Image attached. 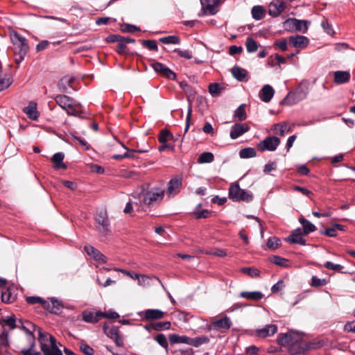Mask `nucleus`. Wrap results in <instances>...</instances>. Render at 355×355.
<instances>
[{
	"mask_svg": "<svg viewBox=\"0 0 355 355\" xmlns=\"http://www.w3.org/2000/svg\"><path fill=\"white\" fill-rule=\"evenodd\" d=\"M209 92L212 95H217L220 92V87L218 84L212 83L209 86Z\"/></svg>",
	"mask_w": 355,
	"mask_h": 355,
	"instance_id": "58",
	"label": "nucleus"
},
{
	"mask_svg": "<svg viewBox=\"0 0 355 355\" xmlns=\"http://www.w3.org/2000/svg\"><path fill=\"white\" fill-rule=\"evenodd\" d=\"M250 130V127L247 123H236L231 129L230 135L232 139H237L245 132Z\"/></svg>",
	"mask_w": 355,
	"mask_h": 355,
	"instance_id": "15",
	"label": "nucleus"
},
{
	"mask_svg": "<svg viewBox=\"0 0 355 355\" xmlns=\"http://www.w3.org/2000/svg\"><path fill=\"white\" fill-rule=\"evenodd\" d=\"M309 91V83L308 80H302L295 89V94L298 100L304 99Z\"/></svg>",
	"mask_w": 355,
	"mask_h": 355,
	"instance_id": "20",
	"label": "nucleus"
},
{
	"mask_svg": "<svg viewBox=\"0 0 355 355\" xmlns=\"http://www.w3.org/2000/svg\"><path fill=\"white\" fill-rule=\"evenodd\" d=\"M8 345V331L3 326H1L0 329V351L6 349Z\"/></svg>",
	"mask_w": 355,
	"mask_h": 355,
	"instance_id": "31",
	"label": "nucleus"
},
{
	"mask_svg": "<svg viewBox=\"0 0 355 355\" xmlns=\"http://www.w3.org/2000/svg\"><path fill=\"white\" fill-rule=\"evenodd\" d=\"M174 52L177 53L180 57L184 58L187 59H191V55L190 54L189 51H182L180 49H175L173 51Z\"/></svg>",
	"mask_w": 355,
	"mask_h": 355,
	"instance_id": "62",
	"label": "nucleus"
},
{
	"mask_svg": "<svg viewBox=\"0 0 355 355\" xmlns=\"http://www.w3.org/2000/svg\"><path fill=\"white\" fill-rule=\"evenodd\" d=\"M229 197L234 201H247L252 199V195L242 189L236 184H231L229 189Z\"/></svg>",
	"mask_w": 355,
	"mask_h": 355,
	"instance_id": "5",
	"label": "nucleus"
},
{
	"mask_svg": "<svg viewBox=\"0 0 355 355\" xmlns=\"http://www.w3.org/2000/svg\"><path fill=\"white\" fill-rule=\"evenodd\" d=\"M300 223L303 226L302 232H303L304 235H307L310 232H313L315 230V225L313 223H311L310 221L307 220L306 219H305L304 218H300Z\"/></svg>",
	"mask_w": 355,
	"mask_h": 355,
	"instance_id": "34",
	"label": "nucleus"
},
{
	"mask_svg": "<svg viewBox=\"0 0 355 355\" xmlns=\"http://www.w3.org/2000/svg\"><path fill=\"white\" fill-rule=\"evenodd\" d=\"M155 340L164 349H168V342L166 340V336L162 334H159L155 337Z\"/></svg>",
	"mask_w": 355,
	"mask_h": 355,
	"instance_id": "49",
	"label": "nucleus"
},
{
	"mask_svg": "<svg viewBox=\"0 0 355 355\" xmlns=\"http://www.w3.org/2000/svg\"><path fill=\"white\" fill-rule=\"evenodd\" d=\"M142 44L149 50L157 51V45L155 40H144Z\"/></svg>",
	"mask_w": 355,
	"mask_h": 355,
	"instance_id": "52",
	"label": "nucleus"
},
{
	"mask_svg": "<svg viewBox=\"0 0 355 355\" xmlns=\"http://www.w3.org/2000/svg\"><path fill=\"white\" fill-rule=\"evenodd\" d=\"M290 43L296 48L304 49L309 44V39L303 35H293L288 38Z\"/></svg>",
	"mask_w": 355,
	"mask_h": 355,
	"instance_id": "23",
	"label": "nucleus"
},
{
	"mask_svg": "<svg viewBox=\"0 0 355 355\" xmlns=\"http://www.w3.org/2000/svg\"><path fill=\"white\" fill-rule=\"evenodd\" d=\"M350 77L351 75L348 71H336L334 72V81L337 85L348 83Z\"/></svg>",
	"mask_w": 355,
	"mask_h": 355,
	"instance_id": "24",
	"label": "nucleus"
},
{
	"mask_svg": "<svg viewBox=\"0 0 355 355\" xmlns=\"http://www.w3.org/2000/svg\"><path fill=\"white\" fill-rule=\"evenodd\" d=\"M121 30L123 32L134 33V32L138 31L139 28L134 25L125 24L124 26H122Z\"/></svg>",
	"mask_w": 355,
	"mask_h": 355,
	"instance_id": "59",
	"label": "nucleus"
},
{
	"mask_svg": "<svg viewBox=\"0 0 355 355\" xmlns=\"http://www.w3.org/2000/svg\"><path fill=\"white\" fill-rule=\"evenodd\" d=\"M213 324L218 328L227 329L230 328L232 322L230 319L227 317H224L221 319L217 320L213 322Z\"/></svg>",
	"mask_w": 355,
	"mask_h": 355,
	"instance_id": "36",
	"label": "nucleus"
},
{
	"mask_svg": "<svg viewBox=\"0 0 355 355\" xmlns=\"http://www.w3.org/2000/svg\"><path fill=\"white\" fill-rule=\"evenodd\" d=\"M271 129L275 135L281 137H284L286 133L291 131V128L288 123L284 121L274 124Z\"/></svg>",
	"mask_w": 355,
	"mask_h": 355,
	"instance_id": "25",
	"label": "nucleus"
},
{
	"mask_svg": "<svg viewBox=\"0 0 355 355\" xmlns=\"http://www.w3.org/2000/svg\"><path fill=\"white\" fill-rule=\"evenodd\" d=\"M1 300L4 303L10 304L15 300V296L13 295L9 289L6 290L1 293Z\"/></svg>",
	"mask_w": 355,
	"mask_h": 355,
	"instance_id": "41",
	"label": "nucleus"
},
{
	"mask_svg": "<svg viewBox=\"0 0 355 355\" xmlns=\"http://www.w3.org/2000/svg\"><path fill=\"white\" fill-rule=\"evenodd\" d=\"M327 284L325 279H319L315 276L311 278V285L315 287L324 286Z\"/></svg>",
	"mask_w": 355,
	"mask_h": 355,
	"instance_id": "54",
	"label": "nucleus"
},
{
	"mask_svg": "<svg viewBox=\"0 0 355 355\" xmlns=\"http://www.w3.org/2000/svg\"><path fill=\"white\" fill-rule=\"evenodd\" d=\"M280 244V240L278 238L271 237L267 242V247L270 249H277Z\"/></svg>",
	"mask_w": 355,
	"mask_h": 355,
	"instance_id": "46",
	"label": "nucleus"
},
{
	"mask_svg": "<svg viewBox=\"0 0 355 355\" xmlns=\"http://www.w3.org/2000/svg\"><path fill=\"white\" fill-rule=\"evenodd\" d=\"M280 144V139L277 137H268L260 141L257 148L261 151H274Z\"/></svg>",
	"mask_w": 355,
	"mask_h": 355,
	"instance_id": "8",
	"label": "nucleus"
},
{
	"mask_svg": "<svg viewBox=\"0 0 355 355\" xmlns=\"http://www.w3.org/2000/svg\"><path fill=\"white\" fill-rule=\"evenodd\" d=\"M44 300L40 297L31 296L26 298V302L30 304H40L44 306Z\"/></svg>",
	"mask_w": 355,
	"mask_h": 355,
	"instance_id": "50",
	"label": "nucleus"
},
{
	"mask_svg": "<svg viewBox=\"0 0 355 355\" xmlns=\"http://www.w3.org/2000/svg\"><path fill=\"white\" fill-rule=\"evenodd\" d=\"M95 220L99 225L97 227L98 232L103 236L107 235L110 232V223L107 217V211L103 209L100 210L97 212Z\"/></svg>",
	"mask_w": 355,
	"mask_h": 355,
	"instance_id": "7",
	"label": "nucleus"
},
{
	"mask_svg": "<svg viewBox=\"0 0 355 355\" xmlns=\"http://www.w3.org/2000/svg\"><path fill=\"white\" fill-rule=\"evenodd\" d=\"M285 8V3L283 1L275 0L269 4L268 12L271 16L277 17L284 10Z\"/></svg>",
	"mask_w": 355,
	"mask_h": 355,
	"instance_id": "16",
	"label": "nucleus"
},
{
	"mask_svg": "<svg viewBox=\"0 0 355 355\" xmlns=\"http://www.w3.org/2000/svg\"><path fill=\"white\" fill-rule=\"evenodd\" d=\"M239 155L241 158H251L255 157L256 151L252 148H245L240 150Z\"/></svg>",
	"mask_w": 355,
	"mask_h": 355,
	"instance_id": "40",
	"label": "nucleus"
},
{
	"mask_svg": "<svg viewBox=\"0 0 355 355\" xmlns=\"http://www.w3.org/2000/svg\"><path fill=\"white\" fill-rule=\"evenodd\" d=\"M304 235L303 234V232L300 230L297 229L295 230L287 239V241L293 243H297L302 245H304L306 244L305 240L303 239V236Z\"/></svg>",
	"mask_w": 355,
	"mask_h": 355,
	"instance_id": "26",
	"label": "nucleus"
},
{
	"mask_svg": "<svg viewBox=\"0 0 355 355\" xmlns=\"http://www.w3.org/2000/svg\"><path fill=\"white\" fill-rule=\"evenodd\" d=\"M233 117L234 121H244L247 118V114L245 112V106L244 104H241L235 110Z\"/></svg>",
	"mask_w": 355,
	"mask_h": 355,
	"instance_id": "33",
	"label": "nucleus"
},
{
	"mask_svg": "<svg viewBox=\"0 0 355 355\" xmlns=\"http://www.w3.org/2000/svg\"><path fill=\"white\" fill-rule=\"evenodd\" d=\"M23 355H41L40 352L35 351L32 347L21 351Z\"/></svg>",
	"mask_w": 355,
	"mask_h": 355,
	"instance_id": "64",
	"label": "nucleus"
},
{
	"mask_svg": "<svg viewBox=\"0 0 355 355\" xmlns=\"http://www.w3.org/2000/svg\"><path fill=\"white\" fill-rule=\"evenodd\" d=\"M166 315V313L159 310L149 309L145 310L144 312L140 313L141 316H143V319L146 320H159L163 318Z\"/></svg>",
	"mask_w": 355,
	"mask_h": 355,
	"instance_id": "14",
	"label": "nucleus"
},
{
	"mask_svg": "<svg viewBox=\"0 0 355 355\" xmlns=\"http://www.w3.org/2000/svg\"><path fill=\"white\" fill-rule=\"evenodd\" d=\"M21 329L28 336H30V338H32L33 332L35 329V326L31 322H26L25 324L21 325Z\"/></svg>",
	"mask_w": 355,
	"mask_h": 355,
	"instance_id": "43",
	"label": "nucleus"
},
{
	"mask_svg": "<svg viewBox=\"0 0 355 355\" xmlns=\"http://www.w3.org/2000/svg\"><path fill=\"white\" fill-rule=\"evenodd\" d=\"M165 191L159 187H151L143 193L142 201L144 204L151 205L160 202L164 196Z\"/></svg>",
	"mask_w": 355,
	"mask_h": 355,
	"instance_id": "4",
	"label": "nucleus"
},
{
	"mask_svg": "<svg viewBox=\"0 0 355 355\" xmlns=\"http://www.w3.org/2000/svg\"><path fill=\"white\" fill-rule=\"evenodd\" d=\"M122 40V36L119 35H110L106 38V41L110 43L120 42Z\"/></svg>",
	"mask_w": 355,
	"mask_h": 355,
	"instance_id": "60",
	"label": "nucleus"
},
{
	"mask_svg": "<svg viewBox=\"0 0 355 355\" xmlns=\"http://www.w3.org/2000/svg\"><path fill=\"white\" fill-rule=\"evenodd\" d=\"M23 112L33 121H37L40 116V113L37 108V103L33 101L30 102L27 106L24 107Z\"/></svg>",
	"mask_w": 355,
	"mask_h": 355,
	"instance_id": "21",
	"label": "nucleus"
},
{
	"mask_svg": "<svg viewBox=\"0 0 355 355\" xmlns=\"http://www.w3.org/2000/svg\"><path fill=\"white\" fill-rule=\"evenodd\" d=\"M286 23L290 24L295 30L303 33H306L308 30L310 21L307 20H300L297 19H290L286 21Z\"/></svg>",
	"mask_w": 355,
	"mask_h": 355,
	"instance_id": "22",
	"label": "nucleus"
},
{
	"mask_svg": "<svg viewBox=\"0 0 355 355\" xmlns=\"http://www.w3.org/2000/svg\"><path fill=\"white\" fill-rule=\"evenodd\" d=\"M103 329L107 336L112 339L117 346H123V342L119 336V330L118 327L114 326L108 327L105 325Z\"/></svg>",
	"mask_w": 355,
	"mask_h": 355,
	"instance_id": "13",
	"label": "nucleus"
},
{
	"mask_svg": "<svg viewBox=\"0 0 355 355\" xmlns=\"http://www.w3.org/2000/svg\"><path fill=\"white\" fill-rule=\"evenodd\" d=\"M1 322H3L6 325L8 326L10 329H14L17 327L16 320L14 315L3 318L1 319Z\"/></svg>",
	"mask_w": 355,
	"mask_h": 355,
	"instance_id": "44",
	"label": "nucleus"
},
{
	"mask_svg": "<svg viewBox=\"0 0 355 355\" xmlns=\"http://www.w3.org/2000/svg\"><path fill=\"white\" fill-rule=\"evenodd\" d=\"M159 41L164 44H178L180 43V39L176 35H168L166 37H161Z\"/></svg>",
	"mask_w": 355,
	"mask_h": 355,
	"instance_id": "38",
	"label": "nucleus"
},
{
	"mask_svg": "<svg viewBox=\"0 0 355 355\" xmlns=\"http://www.w3.org/2000/svg\"><path fill=\"white\" fill-rule=\"evenodd\" d=\"M182 187V178H173L169 181L166 193L168 197H174L180 192Z\"/></svg>",
	"mask_w": 355,
	"mask_h": 355,
	"instance_id": "9",
	"label": "nucleus"
},
{
	"mask_svg": "<svg viewBox=\"0 0 355 355\" xmlns=\"http://www.w3.org/2000/svg\"><path fill=\"white\" fill-rule=\"evenodd\" d=\"M103 313L104 315H102V318H110V319H116V318H119V315L115 311H110L107 312H103Z\"/></svg>",
	"mask_w": 355,
	"mask_h": 355,
	"instance_id": "63",
	"label": "nucleus"
},
{
	"mask_svg": "<svg viewBox=\"0 0 355 355\" xmlns=\"http://www.w3.org/2000/svg\"><path fill=\"white\" fill-rule=\"evenodd\" d=\"M127 46L126 45L122 42L121 41L117 44L116 51L119 54H126L127 53Z\"/></svg>",
	"mask_w": 355,
	"mask_h": 355,
	"instance_id": "57",
	"label": "nucleus"
},
{
	"mask_svg": "<svg viewBox=\"0 0 355 355\" xmlns=\"http://www.w3.org/2000/svg\"><path fill=\"white\" fill-rule=\"evenodd\" d=\"M84 249L86 253L96 261H99L102 263H106V257L92 245H85Z\"/></svg>",
	"mask_w": 355,
	"mask_h": 355,
	"instance_id": "17",
	"label": "nucleus"
},
{
	"mask_svg": "<svg viewBox=\"0 0 355 355\" xmlns=\"http://www.w3.org/2000/svg\"><path fill=\"white\" fill-rule=\"evenodd\" d=\"M104 314L102 311H96L92 309H86L82 313V319L87 323H96L102 319Z\"/></svg>",
	"mask_w": 355,
	"mask_h": 355,
	"instance_id": "10",
	"label": "nucleus"
},
{
	"mask_svg": "<svg viewBox=\"0 0 355 355\" xmlns=\"http://www.w3.org/2000/svg\"><path fill=\"white\" fill-rule=\"evenodd\" d=\"M270 260L272 263L280 266H286V263L287 262V260L286 259H284L279 256H273L270 258Z\"/></svg>",
	"mask_w": 355,
	"mask_h": 355,
	"instance_id": "48",
	"label": "nucleus"
},
{
	"mask_svg": "<svg viewBox=\"0 0 355 355\" xmlns=\"http://www.w3.org/2000/svg\"><path fill=\"white\" fill-rule=\"evenodd\" d=\"M243 271L244 272L248 273L252 277H258L259 275V270L255 268H243Z\"/></svg>",
	"mask_w": 355,
	"mask_h": 355,
	"instance_id": "61",
	"label": "nucleus"
},
{
	"mask_svg": "<svg viewBox=\"0 0 355 355\" xmlns=\"http://www.w3.org/2000/svg\"><path fill=\"white\" fill-rule=\"evenodd\" d=\"M324 267L327 269L332 270H340L343 268V266L340 264H335L331 261H327L324 264Z\"/></svg>",
	"mask_w": 355,
	"mask_h": 355,
	"instance_id": "55",
	"label": "nucleus"
},
{
	"mask_svg": "<svg viewBox=\"0 0 355 355\" xmlns=\"http://www.w3.org/2000/svg\"><path fill=\"white\" fill-rule=\"evenodd\" d=\"M277 341L282 346L293 345L297 342V340L294 339L292 334H279Z\"/></svg>",
	"mask_w": 355,
	"mask_h": 355,
	"instance_id": "27",
	"label": "nucleus"
},
{
	"mask_svg": "<svg viewBox=\"0 0 355 355\" xmlns=\"http://www.w3.org/2000/svg\"><path fill=\"white\" fill-rule=\"evenodd\" d=\"M245 47L248 52L253 53L258 49V44L252 37H248L245 42Z\"/></svg>",
	"mask_w": 355,
	"mask_h": 355,
	"instance_id": "39",
	"label": "nucleus"
},
{
	"mask_svg": "<svg viewBox=\"0 0 355 355\" xmlns=\"http://www.w3.org/2000/svg\"><path fill=\"white\" fill-rule=\"evenodd\" d=\"M81 351L86 355H93L94 349L89 345L86 344H83L80 347Z\"/></svg>",
	"mask_w": 355,
	"mask_h": 355,
	"instance_id": "56",
	"label": "nucleus"
},
{
	"mask_svg": "<svg viewBox=\"0 0 355 355\" xmlns=\"http://www.w3.org/2000/svg\"><path fill=\"white\" fill-rule=\"evenodd\" d=\"M135 277L137 279L138 284L141 286H146L149 284V277L146 275L135 274Z\"/></svg>",
	"mask_w": 355,
	"mask_h": 355,
	"instance_id": "51",
	"label": "nucleus"
},
{
	"mask_svg": "<svg viewBox=\"0 0 355 355\" xmlns=\"http://www.w3.org/2000/svg\"><path fill=\"white\" fill-rule=\"evenodd\" d=\"M277 331V327L275 324L266 325L265 327L258 329L259 336L266 338L274 335Z\"/></svg>",
	"mask_w": 355,
	"mask_h": 355,
	"instance_id": "28",
	"label": "nucleus"
},
{
	"mask_svg": "<svg viewBox=\"0 0 355 355\" xmlns=\"http://www.w3.org/2000/svg\"><path fill=\"white\" fill-rule=\"evenodd\" d=\"M275 94V90L270 85H264L259 93L260 99L265 102L268 103L272 98Z\"/></svg>",
	"mask_w": 355,
	"mask_h": 355,
	"instance_id": "18",
	"label": "nucleus"
},
{
	"mask_svg": "<svg viewBox=\"0 0 355 355\" xmlns=\"http://www.w3.org/2000/svg\"><path fill=\"white\" fill-rule=\"evenodd\" d=\"M38 340L44 355H62L61 350L58 347L55 338L51 334L39 329Z\"/></svg>",
	"mask_w": 355,
	"mask_h": 355,
	"instance_id": "1",
	"label": "nucleus"
},
{
	"mask_svg": "<svg viewBox=\"0 0 355 355\" xmlns=\"http://www.w3.org/2000/svg\"><path fill=\"white\" fill-rule=\"evenodd\" d=\"M221 0H201V15H214L218 12Z\"/></svg>",
	"mask_w": 355,
	"mask_h": 355,
	"instance_id": "6",
	"label": "nucleus"
},
{
	"mask_svg": "<svg viewBox=\"0 0 355 355\" xmlns=\"http://www.w3.org/2000/svg\"><path fill=\"white\" fill-rule=\"evenodd\" d=\"M151 66L156 72L159 73L162 76L171 80L175 78V73L164 64L158 62H153Z\"/></svg>",
	"mask_w": 355,
	"mask_h": 355,
	"instance_id": "12",
	"label": "nucleus"
},
{
	"mask_svg": "<svg viewBox=\"0 0 355 355\" xmlns=\"http://www.w3.org/2000/svg\"><path fill=\"white\" fill-rule=\"evenodd\" d=\"M169 341L171 344H177V343H186L189 345H192L194 346H198V343L200 342V338H196L195 340L185 336H179L178 334H171L169 335Z\"/></svg>",
	"mask_w": 355,
	"mask_h": 355,
	"instance_id": "11",
	"label": "nucleus"
},
{
	"mask_svg": "<svg viewBox=\"0 0 355 355\" xmlns=\"http://www.w3.org/2000/svg\"><path fill=\"white\" fill-rule=\"evenodd\" d=\"M252 17L256 20H260L265 16V10L261 6H255L252 9Z\"/></svg>",
	"mask_w": 355,
	"mask_h": 355,
	"instance_id": "37",
	"label": "nucleus"
},
{
	"mask_svg": "<svg viewBox=\"0 0 355 355\" xmlns=\"http://www.w3.org/2000/svg\"><path fill=\"white\" fill-rule=\"evenodd\" d=\"M232 76L239 81H242L245 79L247 75L245 69L239 67L235 66L232 69Z\"/></svg>",
	"mask_w": 355,
	"mask_h": 355,
	"instance_id": "35",
	"label": "nucleus"
},
{
	"mask_svg": "<svg viewBox=\"0 0 355 355\" xmlns=\"http://www.w3.org/2000/svg\"><path fill=\"white\" fill-rule=\"evenodd\" d=\"M11 84V80L7 77H0V92L9 87Z\"/></svg>",
	"mask_w": 355,
	"mask_h": 355,
	"instance_id": "53",
	"label": "nucleus"
},
{
	"mask_svg": "<svg viewBox=\"0 0 355 355\" xmlns=\"http://www.w3.org/2000/svg\"><path fill=\"white\" fill-rule=\"evenodd\" d=\"M214 159V155L212 153L205 152L201 153V164L211 163Z\"/></svg>",
	"mask_w": 355,
	"mask_h": 355,
	"instance_id": "45",
	"label": "nucleus"
},
{
	"mask_svg": "<svg viewBox=\"0 0 355 355\" xmlns=\"http://www.w3.org/2000/svg\"><path fill=\"white\" fill-rule=\"evenodd\" d=\"M64 155L62 153H57L54 154L51 158L52 162L55 164V168H66L67 166L62 163Z\"/></svg>",
	"mask_w": 355,
	"mask_h": 355,
	"instance_id": "32",
	"label": "nucleus"
},
{
	"mask_svg": "<svg viewBox=\"0 0 355 355\" xmlns=\"http://www.w3.org/2000/svg\"><path fill=\"white\" fill-rule=\"evenodd\" d=\"M55 101L62 109L65 110L69 115L81 118L83 117L82 116L83 112L78 110V107L81 106L80 103H78L72 98L67 95L59 94L55 97Z\"/></svg>",
	"mask_w": 355,
	"mask_h": 355,
	"instance_id": "2",
	"label": "nucleus"
},
{
	"mask_svg": "<svg viewBox=\"0 0 355 355\" xmlns=\"http://www.w3.org/2000/svg\"><path fill=\"white\" fill-rule=\"evenodd\" d=\"M171 327L170 322H157L152 323L149 327L146 326V329L150 330V329L159 331L162 330L169 329Z\"/></svg>",
	"mask_w": 355,
	"mask_h": 355,
	"instance_id": "30",
	"label": "nucleus"
},
{
	"mask_svg": "<svg viewBox=\"0 0 355 355\" xmlns=\"http://www.w3.org/2000/svg\"><path fill=\"white\" fill-rule=\"evenodd\" d=\"M172 137V135L170 131L167 130H162L159 135V141L160 143H166Z\"/></svg>",
	"mask_w": 355,
	"mask_h": 355,
	"instance_id": "42",
	"label": "nucleus"
},
{
	"mask_svg": "<svg viewBox=\"0 0 355 355\" xmlns=\"http://www.w3.org/2000/svg\"><path fill=\"white\" fill-rule=\"evenodd\" d=\"M43 307L51 313L58 314L62 308V305L60 302L52 298L49 300H45Z\"/></svg>",
	"mask_w": 355,
	"mask_h": 355,
	"instance_id": "19",
	"label": "nucleus"
},
{
	"mask_svg": "<svg viewBox=\"0 0 355 355\" xmlns=\"http://www.w3.org/2000/svg\"><path fill=\"white\" fill-rule=\"evenodd\" d=\"M10 37L14 46L15 53L18 56L16 62L19 63L24 59L29 50L27 40L14 31L10 33Z\"/></svg>",
	"mask_w": 355,
	"mask_h": 355,
	"instance_id": "3",
	"label": "nucleus"
},
{
	"mask_svg": "<svg viewBox=\"0 0 355 355\" xmlns=\"http://www.w3.org/2000/svg\"><path fill=\"white\" fill-rule=\"evenodd\" d=\"M321 26L323 28L324 31L329 35H333L334 34V29L332 26L329 23V21L326 19L322 20L321 23Z\"/></svg>",
	"mask_w": 355,
	"mask_h": 355,
	"instance_id": "47",
	"label": "nucleus"
},
{
	"mask_svg": "<svg viewBox=\"0 0 355 355\" xmlns=\"http://www.w3.org/2000/svg\"><path fill=\"white\" fill-rule=\"evenodd\" d=\"M263 295L260 291H243L240 293V297L253 301H258L263 297Z\"/></svg>",
	"mask_w": 355,
	"mask_h": 355,
	"instance_id": "29",
	"label": "nucleus"
}]
</instances>
